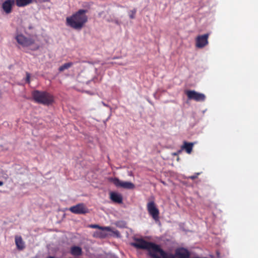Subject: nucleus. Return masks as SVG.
I'll list each match as a JSON object with an SVG mask.
<instances>
[{
    "label": "nucleus",
    "mask_w": 258,
    "mask_h": 258,
    "mask_svg": "<svg viewBox=\"0 0 258 258\" xmlns=\"http://www.w3.org/2000/svg\"><path fill=\"white\" fill-rule=\"evenodd\" d=\"M132 244L138 249L147 250L151 258H189L190 256L189 251L185 248H177L175 249V255H173L168 253L159 245L143 239H137Z\"/></svg>",
    "instance_id": "1"
},
{
    "label": "nucleus",
    "mask_w": 258,
    "mask_h": 258,
    "mask_svg": "<svg viewBox=\"0 0 258 258\" xmlns=\"http://www.w3.org/2000/svg\"><path fill=\"white\" fill-rule=\"evenodd\" d=\"M87 12L86 10L80 9L71 17H67V25L74 29L81 30L88 21Z\"/></svg>",
    "instance_id": "2"
},
{
    "label": "nucleus",
    "mask_w": 258,
    "mask_h": 258,
    "mask_svg": "<svg viewBox=\"0 0 258 258\" xmlns=\"http://www.w3.org/2000/svg\"><path fill=\"white\" fill-rule=\"evenodd\" d=\"M32 96L35 102L45 105L51 104L54 101L53 96L46 91L34 90Z\"/></svg>",
    "instance_id": "3"
},
{
    "label": "nucleus",
    "mask_w": 258,
    "mask_h": 258,
    "mask_svg": "<svg viewBox=\"0 0 258 258\" xmlns=\"http://www.w3.org/2000/svg\"><path fill=\"white\" fill-rule=\"evenodd\" d=\"M15 39L17 43L23 47H27L35 43V40L31 38H28L22 34H17Z\"/></svg>",
    "instance_id": "4"
},
{
    "label": "nucleus",
    "mask_w": 258,
    "mask_h": 258,
    "mask_svg": "<svg viewBox=\"0 0 258 258\" xmlns=\"http://www.w3.org/2000/svg\"><path fill=\"white\" fill-rule=\"evenodd\" d=\"M108 180L112 182L117 187L131 189L135 188V185L131 182L122 181L116 177H110Z\"/></svg>",
    "instance_id": "5"
},
{
    "label": "nucleus",
    "mask_w": 258,
    "mask_h": 258,
    "mask_svg": "<svg viewBox=\"0 0 258 258\" xmlns=\"http://www.w3.org/2000/svg\"><path fill=\"white\" fill-rule=\"evenodd\" d=\"M147 209L149 214L154 220L155 221L159 220V210L153 201H150L147 203Z\"/></svg>",
    "instance_id": "6"
},
{
    "label": "nucleus",
    "mask_w": 258,
    "mask_h": 258,
    "mask_svg": "<svg viewBox=\"0 0 258 258\" xmlns=\"http://www.w3.org/2000/svg\"><path fill=\"white\" fill-rule=\"evenodd\" d=\"M185 94L189 100H194L197 102L204 101L206 96L201 93L197 92L194 90H187Z\"/></svg>",
    "instance_id": "7"
},
{
    "label": "nucleus",
    "mask_w": 258,
    "mask_h": 258,
    "mask_svg": "<svg viewBox=\"0 0 258 258\" xmlns=\"http://www.w3.org/2000/svg\"><path fill=\"white\" fill-rule=\"evenodd\" d=\"M69 210L76 214H85L89 212V210L83 204H78L70 208Z\"/></svg>",
    "instance_id": "8"
},
{
    "label": "nucleus",
    "mask_w": 258,
    "mask_h": 258,
    "mask_svg": "<svg viewBox=\"0 0 258 258\" xmlns=\"http://www.w3.org/2000/svg\"><path fill=\"white\" fill-rule=\"evenodd\" d=\"M209 34L207 33L198 36L196 38V46L197 48H202L208 44Z\"/></svg>",
    "instance_id": "9"
},
{
    "label": "nucleus",
    "mask_w": 258,
    "mask_h": 258,
    "mask_svg": "<svg viewBox=\"0 0 258 258\" xmlns=\"http://www.w3.org/2000/svg\"><path fill=\"white\" fill-rule=\"evenodd\" d=\"M15 4L14 0H6L2 4V8L6 14H10L12 11V7Z\"/></svg>",
    "instance_id": "10"
},
{
    "label": "nucleus",
    "mask_w": 258,
    "mask_h": 258,
    "mask_svg": "<svg viewBox=\"0 0 258 258\" xmlns=\"http://www.w3.org/2000/svg\"><path fill=\"white\" fill-rule=\"evenodd\" d=\"M110 199L115 203L121 204L122 203V197L121 194L115 192H111L110 193Z\"/></svg>",
    "instance_id": "11"
},
{
    "label": "nucleus",
    "mask_w": 258,
    "mask_h": 258,
    "mask_svg": "<svg viewBox=\"0 0 258 258\" xmlns=\"http://www.w3.org/2000/svg\"><path fill=\"white\" fill-rule=\"evenodd\" d=\"M15 241L17 248L19 250H22L25 248V242L21 236H16Z\"/></svg>",
    "instance_id": "12"
},
{
    "label": "nucleus",
    "mask_w": 258,
    "mask_h": 258,
    "mask_svg": "<svg viewBox=\"0 0 258 258\" xmlns=\"http://www.w3.org/2000/svg\"><path fill=\"white\" fill-rule=\"evenodd\" d=\"M100 231H97L94 232L93 237L96 238H104L107 236L108 232L106 229H100Z\"/></svg>",
    "instance_id": "13"
},
{
    "label": "nucleus",
    "mask_w": 258,
    "mask_h": 258,
    "mask_svg": "<svg viewBox=\"0 0 258 258\" xmlns=\"http://www.w3.org/2000/svg\"><path fill=\"white\" fill-rule=\"evenodd\" d=\"M71 253L74 256H80L82 254V248L78 246H72L71 248Z\"/></svg>",
    "instance_id": "14"
},
{
    "label": "nucleus",
    "mask_w": 258,
    "mask_h": 258,
    "mask_svg": "<svg viewBox=\"0 0 258 258\" xmlns=\"http://www.w3.org/2000/svg\"><path fill=\"white\" fill-rule=\"evenodd\" d=\"M16 5L18 7H24L32 3L33 0H15Z\"/></svg>",
    "instance_id": "15"
},
{
    "label": "nucleus",
    "mask_w": 258,
    "mask_h": 258,
    "mask_svg": "<svg viewBox=\"0 0 258 258\" xmlns=\"http://www.w3.org/2000/svg\"><path fill=\"white\" fill-rule=\"evenodd\" d=\"M193 146V143L184 142L181 148L182 149H184L188 154H190L192 151Z\"/></svg>",
    "instance_id": "16"
},
{
    "label": "nucleus",
    "mask_w": 258,
    "mask_h": 258,
    "mask_svg": "<svg viewBox=\"0 0 258 258\" xmlns=\"http://www.w3.org/2000/svg\"><path fill=\"white\" fill-rule=\"evenodd\" d=\"M73 65V63L72 62L66 63L63 65L61 66L59 69L58 71L60 72H63L65 70H67L71 68Z\"/></svg>",
    "instance_id": "17"
},
{
    "label": "nucleus",
    "mask_w": 258,
    "mask_h": 258,
    "mask_svg": "<svg viewBox=\"0 0 258 258\" xmlns=\"http://www.w3.org/2000/svg\"><path fill=\"white\" fill-rule=\"evenodd\" d=\"M89 227L92 228H98L99 229H106L108 231H111L110 227H102L97 224H91L89 226Z\"/></svg>",
    "instance_id": "18"
},
{
    "label": "nucleus",
    "mask_w": 258,
    "mask_h": 258,
    "mask_svg": "<svg viewBox=\"0 0 258 258\" xmlns=\"http://www.w3.org/2000/svg\"><path fill=\"white\" fill-rule=\"evenodd\" d=\"M137 12V10L136 9H134L132 10H131L129 12V16L130 18L132 19H133L135 18V15Z\"/></svg>",
    "instance_id": "19"
},
{
    "label": "nucleus",
    "mask_w": 258,
    "mask_h": 258,
    "mask_svg": "<svg viewBox=\"0 0 258 258\" xmlns=\"http://www.w3.org/2000/svg\"><path fill=\"white\" fill-rule=\"evenodd\" d=\"M200 174V173H196L195 175L190 176L188 177L189 178L194 180L198 178V176Z\"/></svg>",
    "instance_id": "20"
},
{
    "label": "nucleus",
    "mask_w": 258,
    "mask_h": 258,
    "mask_svg": "<svg viewBox=\"0 0 258 258\" xmlns=\"http://www.w3.org/2000/svg\"><path fill=\"white\" fill-rule=\"evenodd\" d=\"M26 82L27 83H30V75L28 73H26Z\"/></svg>",
    "instance_id": "21"
},
{
    "label": "nucleus",
    "mask_w": 258,
    "mask_h": 258,
    "mask_svg": "<svg viewBox=\"0 0 258 258\" xmlns=\"http://www.w3.org/2000/svg\"><path fill=\"white\" fill-rule=\"evenodd\" d=\"M4 184V182L2 181H0V186H2Z\"/></svg>",
    "instance_id": "22"
},
{
    "label": "nucleus",
    "mask_w": 258,
    "mask_h": 258,
    "mask_svg": "<svg viewBox=\"0 0 258 258\" xmlns=\"http://www.w3.org/2000/svg\"><path fill=\"white\" fill-rule=\"evenodd\" d=\"M46 258H54V257L52 256H47Z\"/></svg>",
    "instance_id": "23"
},
{
    "label": "nucleus",
    "mask_w": 258,
    "mask_h": 258,
    "mask_svg": "<svg viewBox=\"0 0 258 258\" xmlns=\"http://www.w3.org/2000/svg\"><path fill=\"white\" fill-rule=\"evenodd\" d=\"M38 46L36 47V48L34 49H37L38 48Z\"/></svg>",
    "instance_id": "24"
}]
</instances>
